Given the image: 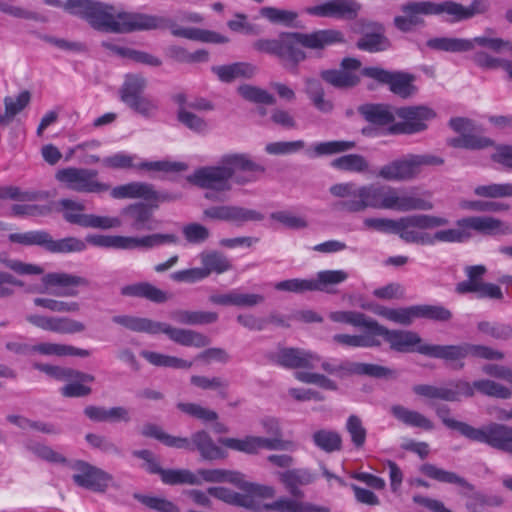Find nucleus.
I'll use <instances>...</instances> for the list:
<instances>
[{"mask_svg":"<svg viewBox=\"0 0 512 512\" xmlns=\"http://www.w3.org/2000/svg\"><path fill=\"white\" fill-rule=\"evenodd\" d=\"M329 193L339 199L336 207L349 213L363 212L368 208L399 212L429 211L434 208L430 200L391 186L341 182L330 186Z\"/></svg>","mask_w":512,"mask_h":512,"instance_id":"nucleus-1","label":"nucleus"},{"mask_svg":"<svg viewBox=\"0 0 512 512\" xmlns=\"http://www.w3.org/2000/svg\"><path fill=\"white\" fill-rule=\"evenodd\" d=\"M68 7L74 13L84 15L95 29L125 33L167 28L176 37L201 41L202 29L181 27L170 18L127 12L121 7L103 6L87 1H71Z\"/></svg>","mask_w":512,"mask_h":512,"instance_id":"nucleus-2","label":"nucleus"},{"mask_svg":"<svg viewBox=\"0 0 512 512\" xmlns=\"http://www.w3.org/2000/svg\"><path fill=\"white\" fill-rule=\"evenodd\" d=\"M265 168L245 153L223 155L216 165L197 168L187 180L205 190L204 197L216 202L224 201L225 195L232 190V182L248 185L259 180Z\"/></svg>","mask_w":512,"mask_h":512,"instance_id":"nucleus-3","label":"nucleus"},{"mask_svg":"<svg viewBox=\"0 0 512 512\" xmlns=\"http://www.w3.org/2000/svg\"><path fill=\"white\" fill-rule=\"evenodd\" d=\"M234 485L242 490L243 493L221 486L209 487L207 493L228 505L245 508L253 512H331L328 506L296 501L287 497H281L271 503H262L261 499L273 498L275 496L276 491L274 487L248 482L245 480L244 474L241 475L240 483Z\"/></svg>","mask_w":512,"mask_h":512,"instance_id":"nucleus-4","label":"nucleus"},{"mask_svg":"<svg viewBox=\"0 0 512 512\" xmlns=\"http://www.w3.org/2000/svg\"><path fill=\"white\" fill-rule=\"evenodd\" d=\"M344 42V35L336 29L317 30L312 33H282L275 39H258L253 42L254 50L277 56L286 68H294L306 57L300 46L322 49Z\"/></svg>","mask_w":512,"mask_h":512,"instance_id":"nucleus-5","label":"nucleus"},{"mask_svg":"<svg viewBox=\"0 0 512 512\" xmlns=\"http://www.w3.org/2000/svg\"><path fill=\"white\" fill-rule=\"evenodd\" d=\"M449 224L445 217L430 214H415L397 219L395 234L406 243L418 245H435L436 243H449L459 240L460 233L442 229L434 234L426 230L444 227Z\"/></svg>","mask_w":512,"mask_h":512,"instance_id":"nucleus-6","label":"nucleus"},{"mask_svg":"<svg viewBox=\"0 0 512 512\" xmlns=\"http://www.w3.org/2000/svg\"><path fill=\"white\" fill-rule=\"evenodd\" d=\"M436 414L447 428L457 430L470 441L484 443L494 449L512 454V427L491 422L476 428L465 422L450 418V409L446 405L438 406Z\"/></svg>","mask_w":512,"mask_h":512,"instance_id":"nucleus-7","label":"nucleus"},{"mask_svg":"<svg viewBox=\"0 0 512 512\" xmlns=\"http://www.w3.org/2000/svg\"><path fill=\"white\" fill-rule=\"evenodd\" d=\"M474 390L501 399H508L511 396V391L507 387L491 380H478L474 381L473 384L460 380L447 387L427 384H419L413 387V391L417 395L450 402L460 401L462 397H472Z\"/></svg>","mask_w":512,"mask_h":512,"instance_id":"nucleus-8","label":"nucleus"},{"mask_svg":"<svg viewBox=\"0 0 512 512\" xmlns=\"http://www.w3.org/2000/svg\"><path fill=\"white\" fill-rule=\"evenodd\" d=\"M444 160L432 154H407L383 165L378 177L392 182H407L416 179L425 166H440Z\"/></svg>","mask_w":512,"mask_h":512,"instance_id":"nucleus-9","label":"nucleus"},{"mask_svg":"<svg viewBox=\"0 0 512 512\" xmlns=\"http://www.w3.org/2000/svg\"><path fill=\"white\" fill-rule=\"evenodd\" d=\"M492 31L487 30L484 35L473 39H463L454 37H437L428 40L427 46L434 50L445 52H467L473 50L476 46L487 48L494 52L512 50L509 41L491 36Z\"/></svg>","mask_w":512,"mask_h":512,"instance_id":"nucleus-10","label":"nucleus"},{"mask_svg":"<svg viewBox=\"0 0 512 512\" xmlns=\"http://www.w3.org/2000/svg\"><path fill=\"white\" fill-rule=\"evenodd\" d=\"M377 327L372 334L383 336L394 350L416 348L418 352H471L468 345L464 346H439L424 343L421 337L413 331L388 330L377 322Z\"/></svg>","mask_w":512,"mask_h":512,"instance_id":"nucleus-11","label":"nucleus"},{"mask_svg":"<svg viewBox=\"0 0 512 512\" xmlns=\"http://www.w3.org/2000/svg\"><path fill=\"white\" fill-rule=\"evenodd\" d=\"M8 238L13 243H19L25 246L38 245L52 253L81 252L86 249V243L81 239L67 237L54 240L49 233L41 230L12 233Z\"/></svg>","mask_w":512,"mask_h":512,"instance_id":"nucleus-12","label":"nucleus"},{"mask_svg":"<svg viewBox=\"0 0 512 512\" xmlns=\"http://www.w3.org/2000/svg\"><path fill=\"white\" fill-rule=\"evenodd\" d=\"M55 178L67 189L79 193H104L110 185L98 180V172L94 169L67 167L56 172Z\"/></svg>","mask_w":512,"mask_h":512,"instance_id":"nucleus-13","label":"nucleus"},{"mask_svg":"<svg viewBox=\"0 0 512 512\" xmlns=\"http://www.w3.org/2000/svg\"><path fill=\"white\" fill-rule=\"evenodd\" d=\"M455 224L457 228H449L448 231L458 232L460 237L459 240L449 241V243H462L469 240L470 230L490 236L512 234V225L491 216L464 217L458 219Z\"/></svg>","mask_w":512,"mask_h":512,"instance_id":"nucleus-14","label":"nucleus"},{"mask_svg":"<svg viewBox=\"0 0 512 512\" xmlns=\"http://www.w3.org/2000/svg\"><path fill=\"white\" fill-rule=\"evenodd\" d=\"M147 80L141 75H127L121 88V100L144 117H152L158 110V102L143 92Z\"/></svg>","mask_w":512,"mask_h":512,"instance_id":"nucleus-15","label":"nucleus"},{"mask_svg":"<svg viewBox=\"0 0 512 512\" xmlns=\"http://www.w3.org/2000/svg\"><path fill=\"white\" fill-rule=\"evenodd\" d=\"M271 363L286 369H318L340 377L347 373V366L322 361L317 354H269Z\"/></svg>","mask_w":512,"mask_h":512,"instance_id":"nucleus-16","label":"nucleus"},{"mask_svg":"<svg viewBox=\"0 0 512 512\" xmlns=\"http://www.w3.org/2000/svg\"><path fill=\"white\" fill-rule=\"evenodd\" d=\"M140 358H143L154 366L170 367L174 369H188L200 358L205 361H210L211 359L220 362L227 361L226 354H201L199 357L195 358L194 361L166 354H138V357H136L135 354H120L121 361L129 365L134 371H138L140 369Z\"/></svg>","mask_w":512,"mask_h":512,"instance_id":"nucleus-17","label":"nucleus"},{"mask_svg":"<svg viewBox=\"0 0 512 512\" xmlns=\"http://www.w3.org/2000/svg\"><path fill=\"white\" fill-rule=\"evenodd\" d=\"M398 122L387 129L389 134H415L427 128L426 122L435 116L430 108L425 106H409L395 108Z\"/></svg>","mask_w":512,"mask_h":512,"instance_id":"nucleus-18","label":"nucleus"},{"mask_svg":"<svg viewBox=\"0 0 512 512\" xmlns=\"http://www.w3.org/2000/svg\"><path fill=\"white\" fill-rule=\"evenodd\" d=\"M361 5L356 0H326L304 9V13L335 20L351 21L358 17Z\"/></svg>","mask_w":512,"mask_h":512,"instance_id":"nucleus-19","label":"nucleus"},{"mask_svg":"<svg viewBox=\"0 0 512 512\" xmlns=\"http://www.w3.org/2000/svg\"><path fill=\"white\" fill-rule=\"evenodd\" d=\"M362 74L378 82L388 84L390 90L402 98H407L414 94V77L406 73H391L379 67H366L362 69Z\"/></svg>","mask_w":512,"mask_h":512,"instance_id":"nucleus-20","label":"nucleus"},{"mask_svg":"<svg viewBox=\"0 0 512 512\" xmlns=\"http://www.w3.org/2000/svg\"><path fill=\"white\" fill-rule=\"evenodd\" d=\"M72 468L76 471L72 476L74 483L94 492H104L112 479L105 471L82 460L76 461Z\"/></svg>","mask_w":512,"mask_h":512,"instance_id":"nucleus-21","label":"nucleus"},{"mask_svg":"<svg viewBox=\"0 0 512 512\" xmlns=\"http://www.w3.org/2000/svg\"><path fill=\"white\" fill-rule=\"evenodd\" d=\"M203 215L211 220L227 221L237 225L261 221L264 218L259 211L235 205L211 206L203 211Z\"/></svg>","mask_w":512,"mask_h":512,"instance_id":"nucleus-22","label":"nucleus"},{"mask_svg":"<svg viewBox=\"0 0 512 512\" xmlns=\"http://www.w3.org/2000/svg\"><path fill=\"white\" fill-rule=\"evenodd\" d=\"M219 442L234 451L257 454L259 450H282L287 448L288 442H281L278 439H268L261 436H245L244 438H220Z\"/></svg>","mask_w":512,"mask_h":512,"instance_id":"nucleus-23","label":"nucleus"},{"mask_svg":"<svg viewBox=\"0 0 512 512\" xmlns=\"http://www.w3.org/2000/svg\"><path fill=\"white\" fill-rule=\"evenodd\" d=\"M431 1L409 2L401 7L402 14L394 19L395 26L404 32L424 23L423 17L433 15Z\"/></svg>","mask_w":512,"mask_h":512,"instance_id":"nucleus-24","label":"nucleus"},{"mask_svg":"<svg viewBox=\"0 0 512 512\" xmlns=\"http://www.w3.org/2000/svg\"><path fill=\"white\" fill-rule=\"evenodd\" d=\"M361 63L355 58H345L342 60L341 69L324 70L321 77L324 81L336 88H350L359 82L356 71L360 68Z\"/></svg>","mask_w":512,"mask_h":512,"instance_id":"nucleus-25","label":"nucleus"},{"mask_svg":"<svg viewBox=\"0 0 512 512\" xmlns=\"http://www.w3.org/2000/svg\"><path fill=\"white\" fill-rule=\"evenodd\" d=\"M43 282L49 287L57 288L54 294L67 297L76 296L78 287L88 285L86 278L64 272L48 273L43 277Z\"/></svg>","mask_w":512,"mask_h":512,"instance_id":"nucleus-26","label":"nucleus"},{"mask_svg":"<svg viewBox=\"0 0 512 512\" xmlns=\"http://www.w3.org/2000/svg\"><path fill=\"white\" fill-rule=\"evenodd\" d=\"M28 321L38 328L60 334H74L85 330L82 322L66 317L31 315Z\"/></svg>","mask_w":512,"mask_h":512,"instance_id":"nucleus-27","label":"nucleus"},{"mask_svg":"<svg viewBox=\"0 0 512 512\" xmlns=\"http://www.w3.org/2000/svg\"><path fill=\"white\" fill-rule=\"evenodd\" d=\"M278 475L280 482L296 501L304 497V492L300 487L310 485L316 479V475L307 468L288 469Z\"/></svg>","mask_w":512,"mask_h":512,"instance_id":"nucleus-28","label":"nucleus"},{"mask_svg":"<svg viewBox=\"0 0 512 512\" xmlns=\"http://www.w3.org/2000/svg\"><path fill=\"white\" fill-rule=\"evenodd\" d=\"M121 214L127 217L134 231H152L157 228L152 210L143 203L130 204L121 210Z\"/></svg>","mask_w":512,"mask_h":512,"instance_id":"nucleus-29","label":"nucleus"},{"mask_svg":"<svg viewBox=\"0 0 512 512\" xmlns=\"http://www.w3.org/2000/svg\"><path fill=\"white\" fill-rule=\"evenodd\" d=\"M160 333L166 334L172 341L191 348H204L210 344V339L199 332L174 328L161 322Z\"/></svg>","mask_w":512,"mask_h":512,"instance_id":"nucleus-30","label":"nucleus"},{"mask_svg":"<svg viewBox=\"0 0 512 512\" xmlns=\"http://www.w3.org/2000/svg\"><path fill=\"white\" fill-rule=\"evenodd\" d=\"M189 442L191 444L189 450H197L204 460L212 461L226 457L225 451L215 444L212 437L205 430L193 433Z\"/></svg>","mask_w":512,"mask_h":512,"instance_id":"nucleus-31","label":"nucleus"},{"mask_svg":"<svg viewBox=\"0 0 512 512\" xmlns=\"http://www.w3.org/2000/svg\"><path fill=\"white\" fill-rule=\"evenodd\" d=\"M111 197L114 199H144L146 201L157 199V193L153 186L144 182H130L111 189Z\"/></svg>","mask_w":512,"mask_h":512,"instance_id":"nucleus-32","label":"nucleus"},{"mask_svg":"<svg viewBox=\"0 0 512 512\" xmlns=\"http://www.w3.org/2000/svg\"><path fill=\"white\" fill-rule=\"evenodd\" d=\"M372 311L374 314L400 325H410L417 315V306L388 308L377 304H367L362 306Z\"/></svg>","mask_w":512,"mask_h":512,"instance_id":"nucleus-33","label":"nucleus"},{"mask_svg":"<svg viewBox=\"0 0 512 512\" xmlns=\"http://www.w3.org/2000/svg\"><path fill=\"white\" fill-rule=\"evenodd\" d=\"M121 294L130 297H141L155 303H164L170 295L148 282H140L122 287Z\"/></svg>","mask_w":512,"mask_h":512,"instance_id":"nucleus-34","label":"nucleus"},{"mask_svg":"<svg viewBox=\"0 0 512 512\" xmlns=\"http://www.w3.org/2000/svg\"><path fill=\"white\" fill-rule=\"evenodd\" d=\"M359 112L368 122L377 126H390L396 119L395 108L384 104L362 105Z\"/></svg>","mask_w":512,"mask_h":512,"instance_id":"nucleus-35","label":"nucleus"},{"mask_svg":"<svg viewBox=\"0 0 512 512\" xmlns=\"http://www.w3.org/2000/svg\"><path fill=\"white\" fill-rule=\"evenodd\" d=\"M141 434L147 438H154L168 447L178 449H191L188 438L176 437L166 433L159 425L146 423L143 425Z\"/></svg>","mask_w":512,"mask_h":512,"instance_id":"nucleus-36","label":"nucleus"},{"mask_svg":"<svg viewBox=\"0 0 512 512\" xmlns=\"http://www.w3.org/2000/svg\"><path fill=\"white\" fill-rule=\"evenodd\" d=\"M113 322L119 324L131 331L146 332L149 334H159L161 329V322L153 321L148 318L131 316V315H118L112 318Z\"/></svg>","mask_w":512,"mask_h":512,"instance_id":"nucleus-37","label":"nucleus"},{"mask_svg":"<svg viewBox=\"0 0 512 512\" xmlns=\"http://www.w3.org/2000/svg\"><path fill=\"white\" fill-rule=\"evenodd\" d=\"M333 322L346 323L355 327L363 328L369 334L377 327V321L356 311H334L329 314Z\"/></svg>","mask_w":512,"mask_h":512,"instance_id":"nucleus-38","label":"nucleus"},{"mask_svg":"<svg viewBox=\"0 0 512 512\" xmlns=\"http://www.w3.org/2000/svg\"><path fill=\"white\" fill-rule=\"evenodd\" d=\"M177 237L173 234H152L143 237L125 236V250L151 249L167 243H176Z\"/></svg>","mask_w":512,"mask_h":512,"instance_id":"nucleus-39","label":"nucleus"},{"mask_svg":"<svg viewBox=\"0 0 512 512\" xmlns=\"http://www.w3.org/2000/svg\"><path fill=\"white\" fill-rule=\"evenodd\" d=\"M390 411L398 421L407 426L422 428L424 430H432L434 428L433 423L423 414L409 410L402 405H393Z\"/></svg>","mask_w":512,"mask_h":512,"instance_id":"nucleus-40","label":"nucleus"},{"mask_svg":"<svg viewBox=\"0 0 512 512\" xmlns=\"http://www.w3.org/2000/svg\"><path fill=\"white\" fill-rule=\"evenodd\" d=\"M421 472L427 477L437 480L442 483L455 484L470 491L474 490V486L470 484L465 478L457 475L454 472L446 471L438 468L433 464L426 463L420 468Z\"/></svg>","mask_w":512,"mask_h":512,"instance_id":"nucleus-41","label":"nucleus"},{"mask_svg":"<svg viewBox=\"0 0 512 512\" xmlns=\"http://www.w3.org/2000/svg\"><path fill=\"white\" fill-rule=\"evenodd\" d=\"M171 318L184 325H207L218 320V314L212 311L176 310L171 313Z\"/></svg>","mask_w":512,"mask_h":512,"instance_id":"nucleus-42","label":"nucleus"},{"mask_svg":"<svg viewBox=\"0 0 512 512\" xmlns=\"http://www.w3.org/2000/svg\"><path fill=\"white\" fill-rule=\"evenodd\" d=\"M355 147L353 141L333 140L317 142L313 144L306 152L311 158L330 156L334 154L349 151Z\"/></svg>","mask_w":512,"mask_h":512,"instance_id":"nucleus-43","label":"nucleus"},{"mask_svg":"<svg viewBox=\"0 0 512 512\" xmlns=\"http://www.w3.org/2000/svg\"><path fill=\"white\" fill-rule=\"evenodd\" d=\"M255 70L253 65L243 62L213 68V71L223 82H231L240 77L250 78L255 74Z\"/></svg>","mask_w":512,"mask_h":512,"instance_id":"nucleus-44","label":"nucleus"},{"mask_svg":"<svg viewBox=\"0 0 512 512\" xmlns=\"http://www.w3.org/2000/svg\"><path fill=\"white\" fill-rule=\"evenodd\" d=\"M202 269L207 273L221 274L231 269V263L226 256L217 251H204L199 254Z\"/></svg>","mask_w":512,"mask_h":512,"instance_id":"nucleus-45","label":"nucleus"},{"mask_svg":"<svg viewBox=\"0 0 512 512\" xmlns=\"http://www.w3.org/2000/svg\"><path fill=\"white\" fill-rule=\"evenodd\" d=\"M35 368L44 372L48 376L59 380H82V381H93V376L82 373L70 368H64L61 366L50 365V364H35Z\"/></svg>","mask_w":512,"mask_h":512,"instance_id":"nucleus-46","label":"nucleus"},{"mask_svg":"<svg viewBox=\"0 0 512 512\" xmlns=\"http://www.w3.org/2000/svg\"><path fill=\"white\" fill-rule=\"evenodd\" d=\"M331 166L337 170L352 173H366L370 168L369 162L360 154H347L335 158Z\"/></svg>","mask_w":512,"mask_h":512,"instance_id":"nucleus-47","label":"nucleus"},{"mask_svg":"<svg viewBox=\"0 0 512 512\" xmlns=\"http://www.w3.org/2000/svg\"><path fill=\"white\" fill-rule=\"evenodd\" d=\"M305 83V92L315 108L322 113H330L334 106L331 100L325 98L320 82L316 79L308 78Z\"/></svg>","mask_w":512,"mask_h":512,"instance_id":"nucleus-48","label":"nucleus"},{"mask_svg":"<svg viewBox=\"0 0 512 512\" xmlns=\"http://www.w3.org/2000/svg\"><path fill=\"white\" fill-rule=\"evenodd\" d=\"M241 475L239 471L226 470V469H199L197 476L200 480L208 483H231L239 484Z\"/></svg>","mask_w":512,"mask_h":512,"instance_id":"nucleus-49","label":"nucleus"},{"mask_svg":"<svg viewBox=\"0 0 512 512\" xmlns=\"http://www.w3.org/2000/svg\"><path fill=\"white\" fill-rule=\"evenodd\" d=\"M314 444L321 450L332 453L342 448L341 435L332 430L321 429L313 433Z\"/></svg>","mask_w":512,"mask_h":512,"instance_id":"nucleus-50","label":"nucleus"},{"mask_svg":"<svg viewBox=\"0 0 512 512\" xmlns=\"http://www.w3.org/2000/svg\"><path fill=\"white\" fill-rule=\"evenodd\" d=\"M30 102V93L23 91L16 97H6L4 99L5 113L0 115V124H6L20 113Z\"/></svg>","mask_w":512,"mask_h":512,"instance_id":"nucleus-51","label":"nucleus"},{"mask_svg":"<svg viewBox=\"0 0 512 512\" xmlns=\"http://www.w3.org/2000/svg\"><path fill=\"white\" fill-rule=\"evenodd\" d=\"M161 480L168 485L190 484L200 485L199 477L189 470L185 469H164L161 474Z\"/></svg>","mask_w":512,"mask_h":512,"instance_id":"nucleus-52","label":"nucleus"},{"mask_svg":"<svg viewBox=\"0 0 512 512\" xmlns=\"http://www.w3.org/2000/svg\"><path fill=\"white\" fill-rule=\"evenodd\" d=\"M237 90L242 98L255 104L272 105L276 102V99L272 94L257 86L244 84L239 86Z\"/></svg>","mask_w":512,"mask_h":512,"instance_id":"nucleus-53","label":"nucleus"},{"mask_svg":"<svg viewBox=\"0 0 512 512\" xmlns=\"http://www.w3.org/2000/svg\"><path fill=\"white\" fill-rule=\"evenodd\" d=\"M259 13L269 22L284 26L291 25L298 18V13L295 11L271 6L262 7Z\"/></svg>","mask_w":512,"mask_h":512,"instance_id":"nucleus-54","label":"nucleus"},{"mask_svg":"<svg viewBox=\"0 0 512 512\" xmlns=\"http://www.w3.org/2000/svg\"><path fill=\"white\" fill-rule=\"evenodd\" d=\"M432 6L433 15L446 14L451 22L467 20L466 6L460 3L454 1L432 2Z\"/></svg>","mask_w":512,"mask_h":512,"instance_id":"nucleus-55","label":"nucleus"},{"mask_svg":"<svg viewBox=\"0 0 512 512\" xmlns=\"http://www.w3.org/2000/svg\"><path fill=\"white\" fill-rule=\"evenodd\" d=\"M59 205L66 221L84 227V222L86 221L84 218L87 217V214L83 213L85 206L82 203L70 199H62Z\"/></svg>","mask_w":512,"mask_h":512,"instance_id":"nucleus-56","label":"nucleus"},{"mask_svg":"<svg viewBox=\"0 0 512 512\" xmlns=\"http://www.w3.org/2000/svg\"><path fill=\"white\" fill-rule=\"evenodd\" d=\"M348 274L343 270H325L317 273L316 279H310L316 286L313 291H324L330 285H337L344 282Z\"/></svg>","mask_w":512,"mask_h":512,"instance_id":"nucleus-57","label":"nucleus"},{"mask_svg":"<svg viewBox=\"0 0 512 512\" xmlns=\"http://www.w3.org/2000/svg\"><path fill=\"white\" fill-rule=\"evenodd\" d=\"M374 336L376 334H369V332L363 335L336 334L333 336V341L345 347L367 348L376 344Z\"/></svg>","mask_w":512,"mask_h":512,"instance_id":"nucleus-58","label":"nucleus"},{"mask_svg":"<svg viewBox=\"0 0 512 512\" xmlns=\"http://www.w3.org/2000/svg\"><path fill=\"white\" fill-rule=\"evenodd\" d=\"M345 428L351 437V442L356 449L364 447L367 431L357 415H350L347 419Z\"/></svg>","mask_w":512,"mask_h":512,"instance_id":"nucleus-59","label":"nucleus"},{"mask_svg":"<svg viewBox=\"0 0 512 512\" xmlns=\"http://www.w3.org/2000/svg\"><path fill=\"white\" fill-rule=\"evenodd\" d=\"M475 195L485 198H502L512 196V183H492L480 185L474 189Z\"/></svg>","mask_w":512,"mask_h":512,"instance_id":"nucleus-60","label":"nucleus"},{"mask_svg":"<svg viewBox=\"0 0 512 512\" xmlns=\"http://www.w3.org/2000/svg\"><path fill=\"white\" fill-rule=\"evenodd\" d=\"M177 408L189 416L205 423L213 422L218 419V414L215 411L202 407L199 404L179 402Z\"/></svg>","mask_w":512,"mask_h":512,"instance_id":"nucleus-61","label":"nucleus"},{"mask_svg":"<svg viewBox=\"0 0 512 512\" xmlns=\"http://www.w3.org/2000/svg\"><path fill=\"white\" fill-rule=\"evenodd\" d=\"M134 498L146 507L158 512H180L179 508L173 502L164 498L147 496L139 493H135Z\"/></svg>","mask_w":512,"mask_h":512,"instance_id":"nucleus-62","label":"nucleus"},{"mask_svg":"<svg viewBox=\"0 0 512 512\" xmlns=\"http://www.w3.org/2000/svg\"><path fill=\"white\" fill-rule=\"evenodd\" d=\"M177 118L180 123L195 133L202 134L208 130V124L203 118L183 107L178 110Z\"/></svg>","mask_w":512,"mask_h":512,"instance_id":"nucleus-63","label":"nucleus"},{"mask_svg":"<svg viewBox=\"0 0 512 512\" xmlns=\"http://www.w3.org/2000/svg\"><path fill=\"white\" fill-rule=\"evenodd\" d=\"M388 40L380 33H367L359 39L357 47L368 52H379L387 49Z\"/></svg>","mask_w":512,"mask_h":512,"instance_id":"nucleus-64","label":"nucleus"}]
</instances>
